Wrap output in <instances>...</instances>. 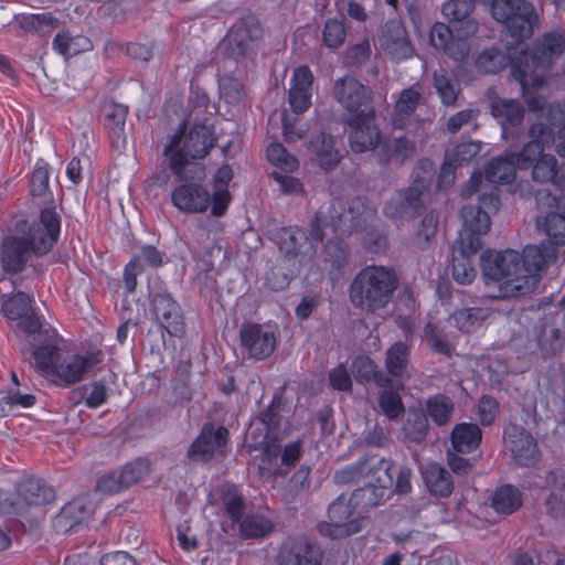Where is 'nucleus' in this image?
Listing matches in <instances>:
<instances>
[{
  "label": "nucleus",
  "instance_id": "35",
  "mask_svg": "<svg viewBox=\"0 0 565 565\" xmlns=\"http://www.w3.org/2000/svg\"><path fill=\"white\" fill-rule=\"evenodd\" d=\"M52 47L60 55L70 58L92 50L93 43L87 36L60 26L52 41Z\"/></svg>",
  "mask_w": 565,
  "mask_h": 565
},
{
  "label": "nucleus",
  "instance_id": "39",
  "mask_svg": "<svg viewBox=\"0 0 565 565\" xmlns=\"http://www.w3.org/2000/svg\"><path fill=\"white\" fill-rule=\"evenodd\" d=\"M19 26L28 32L38 34L40 36H46L54 30L60 29L62 22L52 13H39V14H21L17 17Z\"/></svg>",
  "mask_w": 565,
  "mask_h": 565
},
{
  "label": "nucleus",
  "instance_id": "7",
  "mask_svg": "<svg viewBox=\"0 0 565 565\" xmlns=\"http://www.w3.org/2000/svg\"><path fill=\"white\" fill-rule=\"evenodd\" d=\"M489 4L492 18L498 22L507 23L508 31L512 38L521 40L532 35L539 18L530 2L492 0Z\"/></svg>",
  "mask_w": 565,
  "mask_h": 565
},
{
  "label": "nucleus",
  "instance_id": "32",
  "mask_svg": "<svg viewBox=\"0 0 565 565\" xmlns=\"http://www.w3.org/2000/svg\"><path fill=\"white\" fill-rule=\"evenodd\" d=\"M316 162L326 172L333 170L340 163V153L334 148L331 135L320 131L313 135L308 145Z\"/></svg>",
  "mask_w": 565,
  "mask_h": 565
},
{
  "label": "nucleus",
  "instance_id": "40",
  "mask_svg": "<svg viewBox=\"0 0 565 565\" xmlns=\"http://www.w3.org/2000/svg\"><path fill=\"white\" fill-rule=\"evenodd\" d=\"M491 114L500 119L503 134H505L509 126L515 127L522 122L524 109L514 99L498 98L491 102Z\"/></svg>",
  "mask_w": 565,
  "mask_h": 565
},
{
  "label": "nucleus",
  "instance_id": "48",
  "mask_svg": "<svg viewBox=\"0 0 565 565\" xmlns=\"http://www.w3.org/2000/svg\"><path fill=\"white\" fill-rule=\"evenodd\" d=\"M18 327L22 329L26 334L32 337V350L33 352L34 348L44 345L50 342V337L47 333L54 335V341H56V334L53 331L50 330H43L42 329V322L39 317L35 315H29L26 313L24 317L18 319Z\"/></svg>",
  "mask_w": 565,
  "mask_h": 565
},
{
  "label": "nucleus",
  "instance_id": "18",
  "mask_svg": "<svg viewBox=\"0 0 565 565\" xmlns=\"http://www.w3.org/2000/svg\"><path fill=\"white\" fill-rule=\"evenodd\" d=\"M505 447L521 466H531L537 460L539 451L534 437L522 426L510 423L504 427Z\"/></svg>",
  "mask_w": 565,
  "mask_h": 565
},
{
  "label": "nucleus",
  "instance_id": "15",
  "mask_svg": "<svg viewBox=\"0 0 565 565\" xmlns=\"http://www.w3.org/2000/svg\"><path fill=\"white\" fill-rule=\"evenodd\" d=\"M177 180L180 184L172 191V204L186 213L204 212L211 203V195L202 184L204 179L188 177Z\"/></svg>",
  "mask_w": 565,
  "mask_h": 565
},
{
  "label": "nucleus",
  "instance_id": "28",
  "mask_svg": "<svg viewBox=\"0 0 565 565\" xmlns=\"http://www.w3.org/2000/svg\"><path fill=\"white\" fill-rule=\"evenodd\" d=\"M416 153V143L405 136L390 137L381 141L376 152L381 164H403Z\"/></svg>",
  "mask_w": 565,
  "mask_h": 565
},
{
  "label": "nucleus",
  "instance_id": "41",
  "mask_svg": "<svg viewBox=\"0 0 565 565\" xmlns=\"http://www.w3.org/2000/svg\"><path fill=\"white\" fill-rule=\"evenodd\" d=\"M481 437V429L478 425L461 423L454 427L450 438L451 445L456 451L468 454L480 445Z\"/></svg>",
  "mask_w": 565,
  "mask_h": 565
},
{
  "label": "nucleus",
  "instance_id": "4",
  "mask_svg": "<svg viewBox=\"0 0 565 565\" xmlns=\"http://www.w3.org/2000/svg\"><path fill=\"white\" fill-rule=\"evenodd\" d=\"M481 270L486 284H498L499 298H514L529 295L535 289L533 276H522L520 253L487 250L481 255Z\"/></svg>",
  "mask_w": 565,
  "mask_h": 565
},
{
  "label": "nucleus",
  "instance_id": "8",
  "mask_svg": "<svg viewBox=\"0 0 565 565\" xmlns=\"http://www.w3.org/2000/svg\"><path fill=\"white\" fill-rule=\"evenodd\" d=\"M356 510L351 497L341 494L329 505V521L318 524L319 533L331 539H342L358 533L363 519L353 518Z\"/></svg>",
  "mask_w": 565,
  "mask_h": 565
},
{
  "label": "nucleus",
  "instance_id": "16",
  "mask_svg": "<svg viewBox=\"0 0 565 565\" xmlns=\"http://www.w3.org/2000/svg\"><path fill=\"white\" fill-rule=\"evenodd\" d=\"M151 311L160 327L171 337L184 335L185 324L182 309L169 292H156L152 296Z\"/></svg>",
  "mask_w": 565,
  "mask_h": 565
},
{
  "label": "nucleus",
  "instance_id": "1",
  "mask_svg": "<svg viewBox=\"0 0 565 565\" xmlns=\"http://www.w3.org/2000/svg\"><path fill=\"white\" fill-rule=\"evenodd\" d=\"M376 215L373 204L363 198L351 201L333 199L327 211L320 209L310 221L309 230L290 226L281 230L279 250L298 268L311 264L324 237V228L332 227L338 236L366 228Z\"/></svg>",
  "mask_w": 565,
  "mask_h": 565
},
{
  "label": "nucleus",
  "instance_id": "29",
  "mask_svg": "<svg viewBox=\"0 0 565 565\" xmlns=\"http://www.w3.org/2000/svg\"><path fill=\"white\" fill-rule=\"evenodd\" d=\"M19 501L22 503L23 513L30 507H42L54 501V490L44 483L41 479L26 478L19 482L17 487Z\"/></svg>",
  "mask_w": 565,
  "mask_h": 565
},
{
  "label": "nucleus",
  "instance_id": "27",
  "mask_svg": "<svg viewBox=\"0 0 565 565\" xmlns=\"http://www.w3.org/2000/svg\"><path fill=\"white\" fill-rule=\"evenodd\" d=\"M313 74L308 66H299L292 73L289 88V104L291 109L301 114L311 105V86Z\"/></svg>",
  "mask_w": 565,
  "mask_h": 565
},
{
  "label": "nucleus",
  "instance_id": "6",
  "mask_svg": "<svg viewBox=\"0 0 565 565\" xmlns=\"http://www.w3.org/2000/svg\"><path fill=\"white\" fill-rule=\"evenodd\" d=\"M397 286L398 278L393 269L366 266L350 285V301L361 310L376 311L387 306Z\"/></svg>",
  "mask_w": 565,
  "mask_h": 565
},
{
  "label": "nucleus",
  "instance_id": "3",
  "mask_svg": "<svg viewBox=\"0 0 565 565\" xmlns=\"http://www.w3.org/2000/svg\"><path fill=\"white\" fill-rule=\"evenodd\" d=\"M185 124L169 140L163 154L169 160V168L177 178L205 179V168L199 162L213 148L215 138L206 125H194L184 134Z\"/></svg>",
  "mask_w": 565,
  "mask_h": 565
},
{
  "label": "nucleus",
  "instance_id": "55",
  "mask_svg": "<svg viewBox=\"0 0 565 565\" xmlns=\"http://www.w3.org/2000/svg\"><path fill=\"white\" fill-rule=\"evenodd\" d=\"M198 243H202L204 245V254L201 255L199 250V246L195 245V243L191 239L186 242L189 249L191 250L194 258H199L202 263V270L205 273H210L214 269V264L211 260V256L214 249L221 250V247H216L214 245H210V235L209 233L200 228L198 233Z\"/></svg>",
  "mask_w": 565,
  "mask_h": 565
},
{
  "label": "nucleus",
  "instance_id": "56",
  "mask_svg": "<svg viewBox=\"0 0 565 565\" xmlns=\"http://www.w3.org/2000/svg\"><path fill=\"white\" fill-rule=\"evenodd\" d=\"M32 298L22 291L8 298L2 305L3 315L10 320H18L31 310Z\"/></svg>",
  "mask_w": 565,
  "mask_h": 565
},
{
  "label": "nucleus",
  "instance_id": "31",
  "mask_svg": "<svg viewBox=\"0 0 565 565\" xmlns=\"http://www.w3.org/2000/svg\"><path fill=\"white\" fill-rule=\"evenodd\" d=\"M475 9L473 0H448L443 6V14L450 22L461 23L458 33L465 38H469L477 33L478 23L470 18Z\"/></svg>",
  "mask_w": 565,
  "mask_h": 565
},
{
  "label": "nucleus",
  "instance_id": "21",
  "mask_svg": "<svg viewBox=\"0 0 565 565\" xmlns=\"http://www.w3.org/2000/svg\"><path fill=\"white\" fill-rule=\"evenodd\" d=\"M228 440V430L221 426L215 428L213 424H204L200 435L191 444L186 456L192 460L209 461L217 452H222L223 446Z\"/></svg>",
  "mask_w": 565,
  "mask_h": 565
},
{
  "label": "nucleus",
  "instance_id": "50",
  "mask_svg": "<svg viewBox=\"0 0 565 565\" xmlns=\"http://www.w3.org/2000/svg\"><path fill=\"white\" fill-rule=\"evenodd\" d=\"M271 529V522L260 514H246L239 521V532L246 539L263 537L267 535Z\"/></svg>",
  "mask_w": 565,
  "mask_h": 565
},
{
  "label": "nucleus",
  "instance_id": "22",
  "mask_svg": "<svg viewBox=\"0 0 565 565\" xmlns=\"http://www.w3.org/2000/svg\"><path fill=\"white\" fill-rule=\"evenodd\" d=\"M426 188L424 181H416L409 188L397 191L386 203L385 214L395 218L414 216L424 204Z\"/></svg>",
  "mask_w": 565,
  "mask_h": 565
},
{
  "label": "nucleus",
  "instance_id": "38",
  "mask_svg": "<svg viewBox=\"0 0 565 565\" xmlns=\"http://www.w3.org/2000/svg\"><path fill=\"white\" fill-rule=\"evenodd\" d=\"M352 373L362 384L374 383L377 387H387L392 384V379L380 371L375 362L366 355H360L353 360Z\"/></svg>",
  "mask_w": 565,
  "mask_h": 565
},
{
  "label": "nucleus",
  "instance_id": "46",
  "mask_svg": "<svg viewBox=\"0 0 565 565\" xmlns=\"http://www.w3.org/2000/svg\"><path fill=\"white\" fill-rule=\"evenodd\" d=\"M516 167L514 153L510 160L495 158L486 168V179L491 183H510L515 178Z\"/></svg>",
  "mask_w": 565,
  "mask_h": 565
},
{
  "label": "nucleus",
  "instance_id": "54",
  "mask_svg": "<svg viewBox=\"0 0 565 565\" xmlns=\"http://www.w3.org/2000/svg\"><path fill=\"white\" fill-rule=\"evenodd\" d=\"M405 437L411 441L419 444L426 438L428 431V420L425 414L420 412L411 413L403 426Z\"/></svg>",
  "mask_w": 565,
  "mask_h": 565
},
{
  "label": "nucleus",
  "instance_id": "59",
  "mask_svg": "<svg viewBox=\"0 0 565 565\" xmlns=\"http://www.w3.org/2000/svg\"><path fill=\"white\" fill-rule=\"evenodd\" d=\"M266 156L269 162L285 171H295L299 166L298 159L290 154L280 143L269 145Z\"/></svg>",
  "mask_w": 565,
  "mask_h": 565
},
{
  "label": "nucleus",
  "instance_id": "11",
  "mask_svg": "<svg viewBox=\"0 0 565 565\" xmlns=\"http://www.w3.org/2000/svg\"><path fill=\"white\" fill-rule=\"evenodd\" d=\"M333 96L351 117L374 114L372 89L353 76L338 78L334 82Z\"/></svg>",
  "mask_w": 565,
  "mask_h": 565
},
{
  "label": "nucleus",
  "instance_id": "19",
  "mask_svg": "<svg viewBox=\"0 0 565 565\" xmlns=\"http://www.w3.org/2000/svg\"><path fill=\"white\" fill-rule=\"evenodd\" d=\"M564 51L565 35L558 32H550L536 42L532 55H525L523 60L515 64H525L527 61L531 71L545 74L553 58L561 56Z\"/></svg>",
  "mask_w": 565,
  "mask_h": 565
},
{
  "label": "nucleus",
  "instance_id": "25",
  "mask_svg": "<svg viewBox=\"0 0 565 565\" xmlns=\"http://www.w3.org/2000/svg\"><path fill=\"white\" fill-rule=\"evenodd\" d=\"M512 74L521 85L529 108L533 111L543 109L545 97L536 93L544 85L545 74L531 71L527 61L525 64H513Z\"/></svg>",
  "mask_w": 565,
  "mask_h": 565
},
{
  "label": "nucleus",
  "instance_id": "58",
  "mask_svg": "<svg viewBox=\"0 0 565 565\" xmlns=\"http://www.w3.org/2000/svg\"><path fill=\"white\" fill-rule=\"evenodd\" d=\"M475 64L479 72L494 74L507 65V57L500 50L488 49L478 55Z\"/></svg>",
  "mask_w": 565,
  "mask_h": 565
},
{
  "label": "nucleus",
  "instance_id": "9",
  "mask_svg": "<svg viewBox=\"0 0 565 565\" xmlns=\"http://www.w3.org/2000/svg\"><path fill=\"white\" fill-rule=\"evenodd\" d=\"M392 468V461L385 458L366 456L353 465L335 471L333 479L338 484H348L364 477H372L382 487H391L393 484Z\"/></svg>",
  "mask_w": 565,
  "mask_h": 565
},
{
  "label": "nucleus",
  "instance_id": "14",
  "mask_svg": "<svg viewBox=\"0 0 565 565\" xmlns=\"http://www.w3.org/2000/svg\"><path fill=\"white\" fill-rule=\"evenodd\" d=\"M323 552L305 535L288 536L276 556L277 565H321Z\"/></svg>",
  "mask_w": 565,
  "mask_h": 565
},
{
  "label": "nucleus",
  "instance_id": "47",
  "mask_svg": "<svg viewBox=\"0 0 565 565\" xmlns=\"http://www.w3.org/2000/svg\"><path fill=\"white\" fill-rule=\"evenodd\" d=\"M454 408L452 399L443 394L431 396L426 402V412L438 426L446 425L450 420Z\"/></svg>",
  "mask_w": 565,
  "mask_h": 565
},
{
  "label": "nucleus",
  "instance_id": "13",
  "mask_svg": "<svg viewBox=\"0 0 565 565\" xmlns=\"http://www.w3.org/2000/svg\"><path fill=\"white\" fill-rule=\"evenodd\" d=\"M527 161L525 157L514 156L515 163L521 170L531 169V179L535 183H551L559 190L565 189V164H558L554 154H535Z\"/></svg>",
  "mask_w": 565,
  "mask_h": 565
},
{
  "label": "nucleus",
  "instance_id": "36",
  "mask_svg": "<svg viewBox=\"0 0 565 565\" xmlns=\"http://www.w3.org/2000/svg\"><path fill=\"white\" fill-rule=\"evenodd\" d=\"M428 491L439 498H447L454 491L451 473L436 462H429L422 471Z\"/></svg>",
  "mask_w": 565,
  "mask_h": 565
},
{
  "label": "nucleus",
  "instance_id": "5",
  "mask_svg": "<svg viewBox=\"0 0 565 565\" xmlns=\"http://www.w3.org/2000/svg\"><path fill=\"white\" fill-rule=\"evenodd\" d=\"M47 335L50 342L34 348L32 352L35 366L44 374L56 377L65 386L81 382L94 366L102 362L103 353L99 351L61 358L57 341H54L53 334L47 333Z\"/></svg>",
  "mask_w": 565,
  "mask_h": 565
},
{
  "label": "nucleus",
  "instance_id": "60",
  "mask_svg": "<svg viewBox=\"0 0 565 565\" xmlns=\"http://www.w3.org/2000/svg\"><path fill=\"white\" fill-rule=\"evenodd\" d=\"M424 338L429 348L444 355H450L451 345L447 340L446 334L434 323H427L424 329Z\"/></svg>",
  "mask_w": 565,
  "mask_h": 565
},
{
  "label": "nucleus",
  "instance_id": "17",
  "mask_svg": "<svg viewBox=\"0 0 565 565\" xmlns=\"http://www.w3.org/2000/svg\"><path fill=\"white\" fill-rule=\"evenodd\" d=\"M379 43L383 52L395 61L411 58L415 53L407 31L398 20H390L382 25Z\"/></svg>",
  "mask_w": 565,
  "mask_h": 565
},
{
  "label": "nucleus",
  "instance_id": "53",
  "mask_svg": "<svg viewBox=\"0 0 565 565\" xmlns=\"http://www.w3.org/2000/svg\"><path fill=\"white\" fill-rule=\"evenodd\" d=\"M433 85L444 105L451 106L456 104L458 89L445 70L440 68L433 73Z\"/></svg>",
  "mask_w": 565,
  "mask_h": 565
},
{
  "label": "nucleus",
  "instance_id": "30",
  "mask_svg": "<svg viewBox=\"0 0 565 565\" xmlns=\"http://www.w3.org/2000/svg\"><path fill=\"white\" fill-rule=\"evenodd\" d=\"M462 228L458 238L469 242V238L480 239V235L487 234L491 226L488 211L480 205H466L461 210Z\"/></svg>",
  "mask_w": 565,
  "mask_h": 565
},
{
  "label": "nucleus",
  "instance_id": "63",
  "mask_svg": "<svg viewBox=\"0 0 565 565\" xmlns=\"http://www.w3.org/2000/svg\"><path fill=\"white\" fill-rule=\"evenodd\" d=\"M218 87L220 95L227 104H237L245 95L243 84L233 76H222L218 82Z\"/></svg>",
  "mask_w": 565,
  "mask_h": 565
},
{
  "label": "nucleus",
  "instance_id": "44",
  "mask_svg": "<svg viewBox=\"0 0 565 565\" xmlns=\"http://www.w3.org/2000/svg\"><path fill=\"white\" fill-rule=\"evenodd\" d=\"M490 316L489 308H465L456 310L450 320L461 332L470 333L478 330Z\"/></svg>",
  "mask_w": 565,
  "mask_h": 565
},
{
  "label": "nucleus",
  "instance_id": "20",
  "mask_svg": "<svg viewBox=\"0 0 565 565\" xmlns=\"http://www.w3.org/2000/svg\"><path fill=\"white\" fill-rule=\"evenodd\" d=\"M374 116L360 115L347 119L351 128L349 142L353 152L361 153L380 147L381 130L374 122Z\"/></svg>",
  "mask_w": 565,
  "mask_h": 565
},
{
  "label": "nucleus",
  "instance_id": "61",
  "mask_svg": "<svg viewBox=\"0 0 565 565\" xmlns=\"http://www.w3.org/2000/svg\"><path fill=\"white\" fill-rule=\"evenodd\" d=\"M480 142H460L446 153V158L456 166L465 164L470 162L480 152Z\"/></svg>",
  "mask_w": 565,
  "mask_h": 565
},
{
  "label": "nucleus",
  "instance_id": "10",
  "mask_svg": "<svg viewBox=\"0 0 565 565\" xmlns=\"http://www.w3.org/2000/svg\"><path fill=\"white\" fill-rule=\"evenodd\" d=\"M263 33V26L256 17L252 14L243 17L231 30L228 39L230 55L237 62L254 58Z\"/></svg>",
  "mask_w": 565,
  "mask_h": 565
},
{
  "label": "nucleus",
  "instance_id": "62",
  "mask_svg": "<svg viewBox=\"0 0 565 565\" xmlns=\"http://www.w3.org/2000/svg\"><path fill=\"white\" fill-rule=\"evenodd\" d=\"M35 396L20 391H10L7 395H0V412H12L20 408H29L35 404Z\"/></svg>",
  "mask_w": 565,
  "mask_h": 565
},
{
  "label": "nucleus",
  "instance_id": "64",
  "mask_svg": "<svg viewBox=\"0 0 565 565\" xmlns=\"http://www.w3.org/2000/svg\"><path fill=\"white\" fill-rule=\"evenodd\" d=\"M149 472V463L143 459L135 460L126 465L119 472L121 482L126 488L142 480Z\"/></svg>",
  "mask_w": 565,
  "mask_h": 565
},
{
  "label": "nucleus",
  "instance_id": "57",
  "mask_svg": "<svg viewBox=\"0 0 565 565\" xmlns=\"http://www.w3.org/2000/svg\"><path fill=\"white\" fill-rule=\"evenodd\" d=\"M437 225L438 215L435 212H429L424 216L414 239V244L418 249L425 250L429 248L431 241L436 236Z\"/></svg>",
  "mask_w": 565,
  "mask_h": 565
},
{
  "label": "nucleus",
  "instance_id": "42",
  "mask_svg": "<svg viewBox=\"0 0 565 565\" xmlns=\"http://www.w3.org/2000/svg\"><path fill=\"white\" fill-rule=\"evenodd\" d=\"M553 249L545 246H526L521 256V266L525 269L522 276H533L535 288L539 285V273L546 266L547 258L551 257Z\"/></svg>",
  "mask_w": 565,
  "mask_h": 565
},
{
  "label": "nucleus",
  "instance_id": "23",
  "mask_svg": "<svg viewBox=\"0 0 565 565\" xmlns=\"http://www.w3.org/2000/svg\"><path fill=\"white\" fill-rule=\"evenodd\" d=\"M241 343L249 358L263 360L275 350L276 337L274 332L264 329L259 324L246 323L241 328Z\"/></svg>",
  "mask_w": 565,
  "mask_h": 565
},
{
  "label": "nucleus",
  "instance_id": "34",
  "mask_svg": "<svg viewBox=\"0 0 565 565\" xmlns=\"http://www.w3.org/2000/svg\"><path fill=\"white\" fill-rule=\"evenodd\" d=\"M423 89L419 84L403 89L394 105L392 121L395 127L404 128L406 120L413 116L417 107L423 104Z\"/></svg>",
  "mask_w": 565,
  "mask_h": 565
},
{
  "label": "nucleus",
  "instance_id": "49",
  "mask_svg": "<svg viewBox=\"0 0 565 565\" xmlns=\"http://www.w3.org/2000/svg\"><path fill=\"white\" fill-rule=\"evenodd\" d=\"M386 488L387 487H382L377 482L374 484L370 481L365 487L352 492L350 497L356 509L365 510L375 507L381 502Z\"/></svg>",
  "mask_w": 565,
  "mask_h": 565
},
{
  "label": "nucleus",
  "instance_id": "12",
  "mask_svg": "<svg viewBox=\"0 0 565 565\" xmlns=\"http://www.w3.org/2000/svg\"><path fill=\"white\" fill-rule=\"evenodd\" d=\"M535 201L546 212L545 216H537V226L543 228L553 244H564L565 211L561 204L565 198H556L547 190H540L535 194Z\"/></svg>",
  "mask_w": 565,
  "mask_h": 565
},
{
  "label": "nucleus",
  "instance_id": "24",
  "mask_svg": "<svg viewBox=\"0 0 565 565\" xmlns=\"http://www.w3.org/2000/svg\"><path fill=\"white\" fill-rule=\"evenodd\" d=\"M481 248L480 239L469 238V242L457 238L452 245V277L461 285H469L476 278V269L471 257Z\"/></svg>",
  "mask_w": 565,
  "mask_h": 565
},
{
  "label": "nucleus",
  "instance_id": "45",
  "mask_svg": "<svg viewBox=\"0 0 565 565\" xmlns=\"http://www.w3.org/2000/svg\"><path fill=\"white\" fill-rule=\"evenodd\" d=\"M379 406L390 419L398 418L405 411L399 391L404 388L403 381L394 382L387 387H380Z\"/></svg>",
  "mask_w": 565,
  "mask_h": 565
},
{
  "label": "nucleus",
  "instance_id": "26",
  "mask_svg": "<svg viewBox=\"0 0 565 565\" xmlns=\"http://www.w3.org/2000/svg\"><path fill=\"white\" fill-rule=\"evenodd\" d=\"M429 40L435 49L441 50L454 61L461 62L469 54V45L465 36L459 34L458 38H455L450 28L443 22L433 25Z\"/></svg>",
  "mask_w": 565,
  "mask_h": 565
},
{
  "label": "nucleus",
  "instance_id": "33",
  "mask_svg": "<svg viewBox=\"0 0 565 565\" xmlns=\"http://www.w3.org/2000/svg\"><path fill=\"white\" fill-rule=\"evenodd\" d=\"M529 141L514 156L525 157L527 161L541 154L555 142L554 130L545 122H534L527 130Z\"/></svg>",
  "mask_w": 565,
  "mask_h": 565
},
{
  "label": "nucleus",
  "instance_id": "37",
  "mask_svg": "<svg viewBox=\"0 0 565 565\" xmlns=\"http://www.w3.org/2000/svg\"><path fill=\"white\" fill-rule=\"evenodd\" d=\"M411 356V347L406 342H395L385 353L386 375L394 382L402 381L407 372Z\"/></svg>",
  "mask_w": 565,
  "mask_h": 565
},
{
  "label": "nucleus",
  "instance_id": "2",
  "mask_svg": "<svg viewBox=\"0 0 565 565\" xmlns=\"http://www.w3.org/2000/svg\"><path fill=\"white\" fill-rule=\"evenodd\" d=\"M61 222L54 207L41 211L39 222L29 224L20 220L14 225V233L6 236L0 245V263L8 274L24 269L32 254H47L57 242Z\"/></svg>",
  "mask_w": 565,
  "mask_h": 565
},
{
  "label": "nucleus",
  "instance_id": "51",
  "mask_svg": "<svg viewBox=\"0 0 565 565\" xmlns=\"http://www.w3.org/2000/svg\"><path fill=\"white\" fill-rule=\"evenodd\" d=\"M347 38V29L342 20L330 18L322 28L321 40L326 47L337 50L341 47Z\"/></svg>",
  "mask_w": 565,
  "mask_h": 565
},
{
  "label": "nucleus",
  "instance_id": "52",
  "mask_svg": "<svg viewBox=\"0 0 565 565\" xmlns=\"http://www.w3.org/2000/svg\"><path fill=\"white\" fill-rule=\"evenodd\" d=\"M93 512V504L86 498H77L62 509L60 518L70 522L72 527L87 520Z\"/></svg>",
  "mask_w": 565,
  "mask_h": 565
},
{
  "label": "nucleus",
  "instance_id": "43",
  "mask_svg": "<svg viewBox=\"0 0 565 565\" xmlns=\"http://www.w3.org/2000/svg\"><path fill=\"white\" fill-rule=\"evenodd\" d=\"M522 492L514 486L504 484L491 497V505L500 514H512L522 507Z\"/></svg>",
  "mask_w": 565,
  "mask_h": 565
}]
</instances>
